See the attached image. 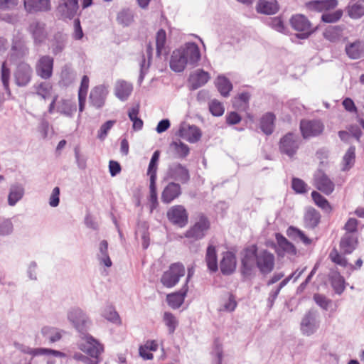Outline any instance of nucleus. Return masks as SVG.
<instances>
[{"mask_svg":"<svg viewBox=\"0 0 364 364\" xmlns=\"http://www.w3.org/2000/svg\"><path fill=\"white\" fill-rule=\"evenodd\" d=\"M257 247L256 245L246 247L241 258L240 273L244 279L251 278L257 267Z\"/></svg>","mask_w":364,"mask_h":364,"instance_id":"nucleus-1","label":"nucleus"},{"mask_svg":"<svg viewBox=\"0 0 364 364\" xmlns=\"http://www.w3.org/2000/svg\"><path fill=\"white\" fill-rule=\"evenodd\" d=\"M185 267L180 262L173 263L169 266L168 270L165 271L161 277V282L166 288L175 287L179 282L181 277L185 275Z\"/></svg>","mask_w":364,"mask_h":364,"instance_id":"nucleus-2","label":"nucleus"},{"mask_svg":"<svg viewBox=\"0 0 364 364\" xmlns=\"http://www.w3.org/2000/svg\"><path fill=\"white\" fill-rule=\"evenodd\" d=\"M210 228L209 219L205 214L199 213L197 220L195 223L186 232L185 237L192 238L195 240L203 239Z\"/></svg>","mask_w":364,"mask_h":364,"instance_id":"nucleus-3","label":"nucleus"},{"mask_svg":"<svg viewBox=\"0 0 364 364\" xmlns=\"http://www.w3.org/2000/svg\"><path fill=\"white\" fill-rule=\"evenodd\" d=\"M168 220L173 225L184 228L188 223V213L182 205H174L166 212Z\"/></svg>","mask_w":364,"mask_h":364,"instance_id":"nucleus-4","label":"nucleus"},{"mask_svg":"<svg viewBox=\"0 0 364 364\" xmlns=\"http://www.w3.org/2000/svg\"><path fill=\"white\" fill-rule=\"evenodd\" d=\"M82 342L79 344V348L92 358L97 359L103 352V346L91 335L86 333H82Z\"/></svg>","mask_w":364,"mask_h":364,"instance_id":"nucleus-5","label":"nucleus"},{"mask_svg":"<svg viewBox=\"0 0 364 364\" xmlns=\"http://www.w3.org/2000/svg\"><path fill=\"white\" fill-rule=\"evenodd\" d=\"M300 143L301 139L298 134L289 132L280 139L279 150L282 154L292 157L296 154Z\"/></svg>","mask_w":364,"mask_h":364,"instance_id":"nucleus-6","label":"nucleus"},{"mask_svg":"<svg viewBox=\"0 0 364 364\" xmlns=\"http://www.w3.org/2000/svg\"><path fill=\"white\" fill-rule=\"evenodd\" d=\"M33 76V69L31 66L24 61L17 64L14 72V78L15 84L18 87L27 86Z\"/></svg>","mask_w":364,"mask_h":364,"instance_id":"nucleus-7","label":"nucleus"},{"mask_svg":"<svg viewBox=\"0 0 364 364\" xmlns=\"http://www.w3.org/2000/svg\"><path fill=\"white\" fill-rule=\"evenodd\" d=\"M257 268L262 275L271 273L275 264L274 255L267 250H257Z\"/></svg>","mask_w":364,"mask_h":364,"instance_id":"nucleus-8","label":"nucleus"},{"mask_svg":"<svg viewBox=\"0 0 364 364\" xmlns=\"http://www.w3.org/2000/svg\"><path fill=\"white\" fill-rule=\"evenodd\" d=\"M292 28L301 33L296 34V38L306 39L312 33L309 21L301 14L294 15L290 20Z\"/></svg>","mask_w":364,"mask_h":364,"instance_id":"nucleus-9","label":"nucleus"},{"mask_svg":"<svg viewBox=\"0 0 364 364\" xmlns=\"http://www.w3.org/2000/svg\"><path fill=\"white\" fill-rule=\"evenodd\" d=\"M178 48L181 53H183L186 60H188L190 68H194L199 65L201 53L200 48L196 43L188 42Z\"/></svg>","mask_w":364,"mask_h":364,"instance_id":"nucleus-10","label":"nucleus"},{"mask_svg":"<svg viewBox=\"0 0 364 364\" xmlns=\"http://www.w3.org/2000/svg\"><path fill=\"white\" fill-rule=\"evenodd\" d=\"M68 318L81 334L87 332L90 321L80 309H73L69 311Z\"/></svg>","mask_w":364,"mask_h":364,"instance_id":"nucleus-11","label":"nucleus"},{"mask_svg":"<svg viewBox=\"0 0 364 364\" xmlns=\"http://www.w3.org/2000/svg\"><path fill=\"white\" fill-rule=\"evenodd\" d=\"M27 30L31 34L35 46H41L48 38L46 26L43 22L34 21L29 24Z\"/></svg>","mask_w":364,"mask_h":364,"instance_id":"nucleus-12","label":"nucleus"},{"mask_svg":"<svg viewBox=\"0 0 364 364\" xmlns=\"http://www.w3.org/2000/svg\"><path fill=\"white\" fill-rule=\"evenodd\" d=\"M53 57L48 55L41 56L36 65V74L44 80L50 78L53 75Z\"/></svg>","mask_w":364,"mask_h":364,"instance_id":"nucleus-13","label":"nucleus"},{"mask_svg":"<svg viewBox=\"0 0 364 364\" xmlns=\"http://www.w3.org/2000/svg\"><path fill=\"white\" fill-rule=\"evenodd\" d=\"M168 176L173 181L183 184L187 183L190 180L188 169L179 163H173L168 166Z\"/></svg>","mask_w":364,"mask_h":364,"instance_id":"nucleus-14","label":"nucleus"},{"mask_svg":"<svg viewBox=\"0 0 364 364\" xmlns=\"http://www.w3.org/2000/svg\"><path fill=\"white\" fill-rule=\"evenodd\" d=\"M317 318L318 312L315 309H311L306 313L301 322V331L304 335L309 336L316 332Z\"/></svg>","mask_w":364,"mask_h":364,"instance_id":"nucleus-15","label":"nucleus"},{"mask_svg":"<svg viewBox=\"0 0 364 364\" xmlns=\"http://www.w3.org/2000/svg\"><path fill=\"white\" fill-rule=\"evenodd\" d=\"M190 277L191 274L190 272H188L186 283L181 288V289L173 293L168 294L167 295L166 301L171 308L173 309H179L183 304L188 290V282L189 281Z\"/></svg>","mask_w":364,"mask_h":364,"instance_id":"nucleus-16","label":"nucleus"},{"mask_svg":"<svg viewBox=\"0 0 364 364\" xmlns=\"http://www.w3.org/2000/svg\"><path fill=\"white\" fill-rule=\"evenodd\" d=\"M29 53V48L27 42L21 34H16L14 36L11 43V57L16 59H21Z\"/></svg>","mask_w":364,"mask_h":364,"instance_id":"nucleus-17","label":"nucleus"},{"mask_svg":"<svg viewBox=\"0 0 364 364\" xmlns=\"http://www.w3.org/2000/svg\"><path fill=\"white\" fill-rule=\"evenodd\" d=\"M79 9L78 0H59L58 12L63 18H73Z\"/></svg>","mask_w":364,"mask_h":364,"instance_id":"nucleus-18","label":"nucleus"},{"mask_svg":"<svg viewBox=\"0 0 364 364\" xmlns=\"http://www.w3.org/2000/svg\"><path fill=\"white\" fill-rule=\"evenodd\" d=\"M109 93L107 87L105 85L95 86L90 94V102L97 109L102 108L105 104Z\"/></svg>","mask_w":364,"mask_h":364,"instance_id":"nucleus-19","label":"nucleus"},{"mask_svg":"<svg viewBox=\"0 0 364 364\" xmlns=\"http://www.w3.org/2000/svg\"><path fill=\"white\" fill-rule=\"evenodd\" d=\"M275 239L277 244L276 252L278 256L283 257L284 255H296L297 250L294 245L289 241L282 234L279 232L276 233Z\"/></svg>","mask_w":364,"mask_h":364,"instance_id":"nucleus-20","label":"nucleus"},{"mask_svg":"<svg viewBox=\"0 0 364 364\" xmlns=\"http://www.w3.org/2000/svg\"><path fill=\"white\" fill-rule=\"evenodd\" d=\"M182 193L181 185L176 182L168 183L164 188L161 199L163 203L169 204L178 198Z\"/></svg>","mask_w":364,"mask_h":364,"instance_id":"nucleus-21","label":"nucleus"},{"mask_svg":"<svg viewBox=\"0 0 364 364\" xmlns=\"http://www.w3.org/2000/svg\"><path fill=\"white\" fill-rule=\"evenodd\" d=\"M178 135L190 143H196L200 139L202 133L196 125L183 124L179 128Z\"/></svg>","mask_w":364,"mask_h":364,"instance_id":"nucleus-22","label":"nucleus"},{"mask_svg":"<svg viewBox=\"0 0 364 364\" xmlns=\"http://www.w3.org/2000/svg\"><path fill=\"white\" fill-rule=\"evenodd\" d=\"M24 7L30 14L46 12L51 9L50 0H24Z\"/></svg>","mask_w":364,"mask_h":364,"instance_id":"nucleus-23","label":"nucleus"},{"mask_svg":"<svg viewBox=\"0 0 364 364\" xmlns=\"http://www.w3.org/2000/svg\"><path fill=\"white\" fill-rule=\"evenodd\" d=\"M220 268L223 275L232 274L236 269L235 254L229 251L225 252L220 263Z\"/></svg>","mask_w":364,"mask_h":364,"instance_id":"nucleus-24","label":"nucleus"},{"mask_svg":"<svg viewBox=\"0 0 364 364\" xmlns=\"http://www.w3.org/2000/svg\"><path fill=\"white\" fill-rule=\"evenodd\" d=\"M279 10V6L276 0H259L256 6L257 12L265 15L275 14Z\"/></svg>","mask_w":364,"mask_h":364,"instance_id":"nucleus-25","label":"nucleus"},{"mask_svg":"<svg viewBox=\"0 0 364 364\" xmlns=\"http://www.w3.org/2000/svg\"><path fill=\"white\" fill-rule=\"evenodd\" d=\"M358 242V235L345 233L340 242L341 250L345 254H350L356 248Z\"/></svg>","mask_w":364,"mask_h":364,"instance_id":"nucleus-26","label":"nucleus"},{"mask_svg":"<svg viewBox=\"0 0 364 364\" xmlns=\"http://www.w3.org/2000/svg\"><path fill=\"white\" fill-rule=\"evenodd\" d=\"M300 129L304 139L316 136L318 133V122L316 120H301Z\"/></svg>","mask_w":364,"mask_h":364,"instance_id":"nucleus-27","label":"nucleus"},{"mask_svg":"<svg viewBox=\"0 0 364 364\" xmlns=\"http://www.w3.org/2000/svg\"><path fill=\"white\" fill-rule=\"evenodd\" d=\"M210 77V75L208 72L202 69L197 70L190 77L191 89L195 90L203 86L208 82Z\"/></svg>","mask_w":364,"mask_h":364,"instance_id":"nucleus-28","label":"nucleus"},{"mask_svg":"<svg viewBox=\"0 0 364 364\" xmlns=\"http://www.w3.org/2000/svg\"><path fill=\"white\" fill-rule=\"evenodd\" d=\"M76 72L70 65H65L61 70L59 85L67 87L71 85L76 79Z\"/></svg>","mask_w":364,"mask_h":364,"instance_id":"nucleus-29","label":"nucleus"},{"mask_svg":"<svg viewBox=\"0 0 364 364\" xmlns=\"http://www.w3.org/2000/svg\"><path fill=\"white\" fill-rule=\"evenodd\" d=\"M133 90L132 85L124 80H118L115 85V95L121 101H126Z\"/></svg>","mask_w":364,"mask_h":364,"instance_id":"nucleus-30","label":"nucleus"},{"mask_svg":"<svg viewBox=\"0 0 364 364\" xmlns=\"http://www.w3.org/2000/svg\"><path fill=\"white\" fill-rule=\"evenodd\" d=\"M205 259L208 269L210 272H216L218 270L217 251L214 245L208 246Z\"/></svg>","mask_w":364,"mask_h":364,"instance_id":"nucleus-31","label":"nucleus"},{"mask_svg":"<svg viewBox=\"0 0 364 364\" xmlns=\"http://www.w3.org/2000/svg\"><path fill=\"white\" fill-rule=\"evenodd\" d=\"M346 53L351 59H358L364 56V43L357 41L346 46Z\"/></svg>","mask_w":364,"mask_h":364,"instance_id":"nucleus-32","label":"nucleus"},{"mask_svg":"<svg viewBox=\"0 0 364 364\" xmlns=\"http://www.w3.org/2000/svg\"><path fill=\"white\" fill-rule=\"evenodd\" d=\"M97 258L100 264L104 265L107 267H112V262L108 254V242L107 240H103L100 242L98 252L97 253Z\"/></svg>","mask_w":364,"mask_h":364,"instance_id":"nucleus-33","label":"nucleus"},{"mask_svg":"<svg viewBox=\"0 0 364 364\" xmlns=\"http://www.w3.org/2000/svg\"><path fill=\"white\" fill-rule=\"evenodd\" d=\"M24 195V188L22 185L16 183L11 185L8 196V203L10 206H14L21 200Z\"/></svg>","mask_w":364,"mask_h":364,"instance_id":"nucleus-34","label":"nucleus"},{"mask_svg":"<svg viewBox=\"0 0 364 364\" xmlns=\"http://www.w3.org/2000/svg\"><path fill=\"white\" fill-rule=\"evenodd\" d=\"M348 14L353 19H358L364 15V1H350L346 8Z\"/></svg>","mask_w":364,"mask_h":364,"instance_id":"nucleus-35","label":"nucleus"},{"mask_svg":"<svg viewBox=\"0 0 364 364\" xmlns=\"http://www.w3.org/2000/svg\"><path fill=\"white\" fill-rule=\"evenodd\" d=\"M329 279L335 292L338 294H341L346 288L344 278L338 272L333 270L329 274Z\"/></svg>","mask_w":364,"mask_h":364,"instance_id":"nucleus-36","label":"nucleus"},{"mask_svg":"<svg viewBox=\"0 0 364 364\" xmlns=\"http://www.w3.org/2000/svg\"><path fill=\"white\" fill-rule=\"evenodd\" d=\"M169 67L171 70L175 73H182L186 69L183 58L181 56L177 48L171 54Z\"/></svg>","mask_w":364,"mask_h":364,"instance_id":"nucleus-37","label":"nucleus"},{"mask_svg":"<svg viewBox=\"0 0 364 364\" xmlns=\"http://www.w3.org/2000/svg\"><path fill=\"white\" fill-rule=\"evenodd\" d=\"M215 84L223 97H227L230 95V92L232 90V84L228 78L223 75H219L216 78Z\"/></svg>","mask_w":364,"mask_h":364,"instance_id":"nucleus-38","label":"nucleus"},{"mask_svg":"<svg viewBox=\"0 0 364 364\" xmlns=\"http://www.w3.org/2000/svg\"><path fill=\"white\" fill-rule=\"evenodd\" d=\"M287 235L294 241H301L306 245L311 243V240L302 230L292 225L287 228Z\"/></svg>","mask_w":364,"mask_h":364,"instance_id":"nucleus-39","label":"nucleus"},{"mask_svg":"<svg viewBox=\"0 0 364 364\" xmlns=\"http://www.w3.org/2000/svg\"><path fill=\"white\" fill-rule=\"evenodd\" d=\"M304 221L305 227L313 229L318 224V213L312 207H307L305 210Z\"/></svg>","mask_w":364,"mask_h":364,"instance_id":"nucleus-40","label":"nucleus"},{"mask_svg":"<svg viewBox=\"0 0 364 364\" xmlns=\"http://www.w3.org/2000/svg\"><path fill=\"white\" fill-rule=\"evenodd\" d=\"M275 116L273 113L267 112L260 119V129L267 135H270L274 131Z\"/></svg>","mask_w":364,"mask_h":364,"instance_id":"nucleus-41","label":"nucleus"},{"mask_svg":"<svg viewBox=\"0 0 364 364\" xmlns=\"http://www.w3.org/2000/svg\"><path fill=\"white\" fill-rule=\"evenodd\" d=\"M251 95L249 92L239 93L232 99V105L235 109L245 110L249 105Z\"/></svg>","mask_w":364,"mask_h":364,"instance_id":"nucleus-42","label":"nucleus"},{"mask_svg":"<svg viewBox=\"0 0 364 364\" xmlns=\"http://www.w3.org/2000/svg\"><path fill=\"white\" fill-rule=\"evenodd\" d=\"M62 331L51 326H43L41 333L50 343L60 341L62 338Z\"/></svg>","mask_w":364,"mask_h":364,"instance_id":"nucleus-43","label":"nucleus"},{"mask_svg":"<svg viewBox=\"0 0 364 364\" xmlns=\"http://www.w3.org/2000/svg\"><path fill=\"white\" fill-rule=\"evenodd\" d=\"M26 353L32 355L33 356L36 355H53L55 357L65 358L66 356L65 353L50 348H28L26 351Z\"/></svg>","mask_w":364,"mask_h":364,"instance_id":"nucleus-44","label":"nucleus"},{"mask_svg":"<svg viewBox=\"0 0 364 364\" xmlns=\"http://www.w3.org/2000/svg\"><path fill=\"white\" fill-rule=\"evenodd\" d=\"M139 112V105L132 107L128 112L129 118L133 122V129L136 131L141 130L144 124L142 119L138 117Z\"/></svg>","mask_w":364,"mask_h":364,"instance_id":"nucleus-45","label":"nucleus"},{"mask_svg":"<svg viewBox=\"0 0 364 364\" xmlns=\"http://www.w3.org/2000/svg\"><path fill=\"white\" fill-rule=\"evenodd\" d=\"M334 187L332 180L326 174L320 172V192L329 195L333 191Z\"/></svg>","mask_w":364,"mask_h":364,"instance_id":"nucleus-46","label":"nucleus"},{"mask_svg":"<svg viewBox=\"0 0 364 364\" xmlns=\"http://www.w3.org/2000/svg\"><path fill=\"white\" fill-rule=\"evenodd\" d=\"M355 151L354 146H350L343 157L341 163V170L343 171H348L354 164L355 162Z\"/></svg>","mask_w":364,"mask_h":364,"instance_id":"nucleus-47","label":"nucleus"},{"mask_svg":"<svg viewBox=\"0 0 364 364\" xmlns=\"http://www.w3.org/2000/svg\"><path fill=\"white\" fill-rule=\"evenodd\" d=\"M75 111L76 105L65 100H62L57 107L58 112L69 117H73Z\"/></svg>","mask_w":364,"mask_h":364,"instance_id":"nucleus-48","label":"nucleus"},{"mask_svg":"<svg viewBox=\"0 0 364 364\" xmlns=\"http://www.w3.org/2000/svg\"><path fill=\"white\" fill-rule=\"evenodd\" d=\"M11 77V71L9 67L7 66L6 62H3L1 68V80L5 91L11 94V90L9 87V81Z\"/></svg>","mask_w":364,"mask_h":364,"instance_id":"nucleus-49","label":"nucleus"},{"mask_svg":"<svg viewBox=\"0 0 364 364\" xmlns=\"http://www.w3.org/2000/svg\"><path fill=\"white\" fill-rule=\"evenodd\" d=\"M163 320L168 328L169 334L173 333L178 325V321L176 316L171 312H165Z\"/></svg>","mask_w":364,"mask_h":364,"instance_id":"nucleus-50","label":"nucleus"},{"mask_svg":"<svg viewBox=\"0 0 364 364\" xmlns=\"http://www.w3.org/2000/svg\"><path fill=\"white\" fill-rule=\"evenodd\" d=\"M166 42V33L164 29H159L156 33V54L160 56L163 50L164 49L165 44Z\"/></svg>","mask_w":364,"mask_h":364,"instance_id":"nucleus-51","label":"nucleus"},{"mask_svg":"<svg viewBox=\"0 0 364 364\" xmlns=\"http://www.w3.org/2000/svg\"><path fill=\"white\" fill-rule=\"evenodd\" d=\"M342 28L340 26H329L323 32V36L330 41H335L340 38Z\"/></svg>","mask_w":364,"mask_h":364,"instance_id":"nucleus-52","label":"nucleus"},{"mask_svg":"<svg viewBox=\"0 0 364 364\" xmlns=\"http://www.w3.org/2000/svg\"><path fill=\"white\" fill-rule=\"evenodd\" d=\"M14 224L10 218L4 219L0 223V236L6 237L14 232Z\"/></svg>","mask_w":364,"mask_h":364,"instance_id":"nucleus-53","label":"nucleus"},{"mask_svg":"<svg viewBox=\"0 0 364 364\" xmlns=\"http://www.w3.org/2000/svg\"><path fill=\"white\" fill-rule=\"evenodd\" d=\"M329 258L335 264L340 265L343 267H348V262L345 257L341 255L336 248H333L330 254Z\"/></svg>","mask_w":364,"mask_h":364,"instance_id":"nucleus-54","label":"nucleus"},{"mask_svg":"<svg viewBox=\"0 0 364 364\" xmlns=\"http://www.w3.org/2000/svg\"><path fill=\"white\" fill-rule=\"evenodd\" d=\"M102 316L108 321L114 323H120V317L118 313L115 311L114 307L109 306L105 309Z\"/></svg>","mask_w":364,"mask_h":364,"instance_id":"nucleus-55","label":"nucleus"},{"mask_svg":"<svg viewBox=\"0 0 364 364\" xmlns=\"http://www.w3.org/2000/svg\"><path fill=\"white\" fill-rule=\"evenodd\" d=\"M171 145L174 146L176 153L177 154L179 158H186L189 154L190 149L188 146L184 144L183 142L181 141H179L178 142L173 141Z\"/></svg>","mask_w":364,"mask_h":364,"instance_id":"nucleus-56","label":"nucleus"},{"mask_svg":"<svg viewBox=\"0 0 364 364\" xmlns=\"http://www.w3.org/2000/svg\"><path fill=\"white\" fill-rule=\"evenodd\" d=\"M343 16V11L338 9L333 12H325L321 16V20L326 23H335Z\"/></svg>","mask_w":364,"mask_h":364,"instance_id":"nucleus-57","label":"nucleus"},{"mask_svg":"<svg viewBox=\"0 0 364 364\" xmlns=\"http://www.w3.org/2000/svg\"><path fill=\"white\" fill-rule=\"evenodd\" d=\"M291 188L299 194L305 193L307 191V184L301 179L294 177L291 181Z\"/></svg>","mask_w":364,"mask_h":364,"instance_id":"nucleus-58","label":"nucleus"},{"mask_svg":"<svg viewBox=\"0 0 364 364\" xmlns=\"http://www.w3.org/2000/svg\"><path fill=\"white\" fill-rule=\"evenodd\" d=\"M209 110L213 115L220 117L223 114L225 108L221 102L213 100L209 104Z\"/></svg>","mask_w":364,"mask_h":364,"instance_id":"nucleus-59","label":"nucleus"},{"mask_svg":"<svg viewBox=\"0 0 364 364\" xmlns=\"http://www.w3.org/2000/svg\"><path fill=\"white\" fill-rule=\"evenodd\" d=\"M114 124V120H108L102 124L100 129L98 130L97 138L100 141H104L106 139L109 131L112 129Z\"/></svg>","mask_w":364,"mask_h":364,"instance_id":"nucleus-60","label":"nucleus"},{"mask_svg":"<svg viewBox=\"0 0 364 364\" xmlns=\"http://www.w3.org/2000/svg\"><path fill=\"white\" fill-rule=\"evenodd\" d=\"M267 24L278 32L284 33L285 31L284 22L280 17L269 18Z\"/></svg>","mask_w":364,"mask_h":364,"instance_id":"nucleus-61","label":"nucleus"},{"mask_svg":"<svg viewBox=\"0 0 364 364\" xmlns=\"http://www.w3.org/2000/svg\"><path fill=\"white\" fill-rule=\"evenodd\" d=\"M320 307L330 313L334 312L336 309V305L333 302L332 300L321 296Z\"/></svg>","mask_w":364,"mask_h":364,"instance_id":"nucleus-62","label":"nucleus"},{"mask_svg":"<svg viewBox=\"0 0 364 364\" xmlns=\"http://www.w3.org/2000/svg\"><path fill=\"white\" fill-rule=\"evenodd\" d=\"M50 87L46 82H41L36 87V93L42 98L46 99L50 93Z\"/></svg>","mask_w":364,"mask_h":364,"instance_id":"nucleus-63","label":"nucleus"},{"mask_svg":"<svg viewBox=\"0 0 364 364\" xmlns=\"http://www.w3.org/2000/svg\"><path fill=\"white\" fill-rule=\"evenodd\" d=\"M358 220L355 218H349L345 225L346 233L358 235L357 232Z\"/></svg>","mask_w":364,"mask_h":364,"instance_id":"nucleus-64","label":"nucleus"}]
</instances>
